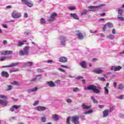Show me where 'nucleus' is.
Returning a JSON list of instances; mask_svg holds the SVG:
<instances>
[{"mask_svg": "<svg viewBox=\"0 0 124 124\" xmlns=\"http://www.w3.org/2000/svg\"><path fill=\"white\" fill-rule=\"evenodd\" d=\"M85 90H88V91H93V93H100L99 90L97 89V87L94 85H90L88 86L87 88L85 89Z\"/></svg>", "mask_w": 124, "mask_h": 124, "instance_id": "nucleus-1", "label": "nucleus"}, {"mask_svg": "<svg viewBox=\"0 0 124 124\" xmlns=\"http://www.w3.org/2000/svg\"><path fill=\"white\" fill-rule=\"evenodd\" d=\"M30 51V46H25L23 50H20L19 54V56H25L26 55L27 56L29 55V52Z\"/></svg>", "mask_w": 124, "mask_h": 124, "instance_id": "nucleus-2", "label": "nucleus"}, {"mask_svg": "<svg viewBox=\"0 0 124 124\" xmlns=\"http://www.w3.org/2000/svg\"><path fill=\"white\" fill-rule=\"evenodd\" d=\"M12 17L14 19L20 18L22 16L20 13H18L15 11H13L11 14Z\"/></svg>", "mask_w": 124, "mask_h": 124, "instance_id": "nucleus-3", "label": "nucleus"}, {"mask_svg": "<svg viewBox=\"0 0 124 124\" xmlns=\"http://www.w3.org/2000/svg\"><path fill=\"white\" fill-rule=\"evenodd\" d=\"M79 116L76 115L72 117V122L75 124H80L79 122Z\"/></svg>", "mask_w": 124, "mask_h": 124, "instance_id": "nucleus-4", "label": "nucleus"}, {"mask_svg": "<svg viewBox=\"0 0 124 124\" xmlns=\"http://www.w3.org/2000/svg\"><path fill=\"white\" fill-rule=\"evenodd\" d=\"M105 4H102L99 6H90L89 7V9H92L93 11H95V10H98L101 6H105Z\"/></svg>", "mask_w": 124, "mask_h": 124, "instance_id": "nucleus-5", "label": "nucleus"}, {"mask_svg": "<svg viewBox=\"0 0 124 124\" xmlns=\"http://www.w3.org/2000/svg\"><path fill=\"white\" fill-rule=\"evenodd\" d=\"M21 1L29 7H32V6L33 5L31 1L29 0H21Z\"/></svg>", "mask_w": 124, "mask_h": 124, "instance_id": "nucleus-6", "label": "nucleus"}, {"mask_svg": "<svg viewBox=\"0 0 124 124\" xmlns=\"http://www.w3.org/2000/svg\"><path fill=\"white\" fill-rule=\"evenodd\" d=\"M58 16V14L56 13H53L50 16V18L48 20V22L49 23H51V22H53V21H55L56 20V17Z\"/></svg>", "mask_w": 124, "mask_h": 124, "instance_id": "nucleus-7", "label": "nucleus"}, {"mask_svg": "<svg viewBox=\"0 0 124 124\" xmlns=\"http://www.w3.org/2000/svg\"><path fill=\"white\" fill-rule=\"evenodd\" d=\"M13 51L12 50H4L1 52V55L6 56L7 55H12Z\"/></svg>", "mask_w": 124, "mask_h": 124, "instance_id": "nucleus-8", "label": "nucleus"}, {"mask_svg": "<svg viewBox=\"0 0 124 124\" xmlns=\"http://www.w3.org/2000/svg\"><path fill=\"white\" fill-rule=\"evenodd\" d=\"M107 27H108V28H113V24H112L111 22H108L106 23L103 27V31H105Z\"/></svg>", "mask_w": 124, "mask_h": 124, "instance_id": "nucleus-9", "label": "nucleus"}, {"mask_svg": "<svg viewBox=\"0 0 124 124\" xmlns=\"http://www.w3.org/2000/svg\"><path fill=\"white\" fill-rule=\"evenodd\" d=\"M36 109H37V111H45V110H46V107H45L39 106L36 107Z\"/></svg>", "mask_w": 124, "mask_h": 124, "instance_id": "nucleus-10", "label": "nucleus"}, {"mask_svg": "<svg viewBox=\"0 0 124 124\" xmlns=\"http://www.w3.org/2000/svg\"><path fill=\"white\" fill-rule=\"evenodd\" d=\"M123 67L121 66H118V67H112L111 70H114V71H119Z\"/></svg>", "mask_w": 124, "mask_h": 124, "instance_id": "nucleus-11", "label": "nucleus"}, {"mask_svg": "<svg viewBox=\"0 0 124 124\" xmlns=\"http://www.w3.org/2000/svg\"><path fill=\"white\" fill-rule=\"evenodd\" d=\"M1 75L2 77L8 78L9 77V74L6 71H3L1 73Z\"/></svg>", "mask_w": 124, "mask_h": 124, "instance_id": "nucleus-12", "label": "nucleus"}, {"mask_svg": "<svg viewBox=\"0 0 124 124\" xmlns=\"http://www.w3.org/2000/svg\"><path fill=\"white\" fill-rule=\"evenodd\" d=\"M59 62H67V58L65 57H62L59 58Z\"/></svg>", "mask_w": 124, "mask_h": 124, "instance_id": "nucleus-13", "label": "nucleus"}, {"mask_svg": "<svg viewBox=\"0 0 124 124\" xmlns=\"http://www.w3.org/2000/svg\"><path fill=\"white\" fill-rule=\"evenodd\" d=\"M93 72L96 73V74H101V73H103V70L97 69H95L93 71Z\"/></svg>", "mask_w": 124, "mask_h": 124, "instance_id": "nucleus-14", "label": "nucleus"}, {"mask_svg": "<svg viewBox=\"0 0 124 124\" xmlns=\"http://www.w3.org/2000/svg\"><path fill=\"white\" fill-rule=\"evenodd\" d=\"M11 59H12V56H7L0 58V61L1 62H3V61H5V60H10Z\"/></svg>", "mask_w": 124, "mask_h": 124, "instance_id": "nucleus-15", "label": "nucleus"}, {"mask_svg": "<svg viewBox=\"0 0 124 124\" xmlns=\"http://www.w3.org/2000/svg\"><path fill=\"white\" fill-rule=\"evenodd\" d=\"M47 84L48 85L49 87L53 88L54 87H56V84L52 81H48Z\"/></svg>", "mask_w": 124, "mask_h": 124, "instance_id": "nucleus-16", "label": "nucleus"}, {"mask_svg": "<svg viewBox=\"0 0 124 124\" xmlns=\"http://www.w3.org/2000/svg\"><path fill=\"white\" fill-rule=\"evenodd\" d=\"M8 102L6 100H3L0 99V104L3 105L4 106H6L7 105Z\"/></svg>", "mask_w": 124, "mask_h": 124, "instance_id": "nucleus-17", "label": "nucleus"}, {"mask_svg": "<svg viewBox=\"0 0 124 124\" xmlns=\"http://www.w3.org/2000/svg\"><path fill=\"white\" fill-rule=\"evenodd\" d=\"M103 117L104 118H106V117H108L109 114V110L108 109H106L103 112Z\"/></svg>", "mask_w": 124, "mask_h": 124, "instance_id": "nucleus-18", "label": "nucleus"}, {"mask_svg": "<svg viewBox=\"0 0 124 124\" xmlns=\"http://www.w3.org/2000/svg\"><path fill=\"white\" fill-rule=\"evenodd\" d=\"M78 39L82 40L84 38V35L81 32H78L77 34Z\"/></svg>", "mask_w": 124, "mask_h": 124, "instance_id": "nucleus-19", "label": "nucleus"}, {"mask_svg": "<svg viewBox=\"0 0 124 124\" xmlns=\"http://www.w3.org/2000/svg\"><path fill=\"white\" fill-rule=\"evenodd\" d=\"M70 16L71 17H72V18L76 19V20H79V17H78V16H77L76 14H71Z\"/></svg>", "mask_w": 124, "mask_h": 124, "instance_id": "nucleus-20", "label": "nucleus"}, {"mask_svg": "<svg viewBox=\"0 0 124 124\" xmlns=\"http://www.w3.org/2000/svg\"><path fill=\"white\" fill-rule=\"evenodd\" d=\"M18 63H12L11 64L9 65L3 66V67H13V66H16L17 65Z\"/></svg>", "mask_w": 124, "mask_h": 124, "instance_id": "nucleus-21", "label": "nucleus"}, {"mask_svg": "<svg viewBox=\"0 0 124 124\" xmlns=\"http://www.w3.org/2000/svg\"><path fill=\"white\" fill-rule=\"evenodd\" d=\"M82 107L83 109H85V110H89V109L91 108V106H86L85 104H82Z\"/></svg>", "mask_w": 124, "mask_h": 124, "instance_id": "nucleus-22", "label": "nucleus"}, {"mask_svg": "<svg viewBox=\"0 0 124 124\" xmlns=\"http://www.w3.org/2000/svg\"><path fill=\"white\" fill-rule=\"evenodd\" d=\"M80 65L81 67H82L83 68H87V63H86V62L85 61L81 62Z\"/></svg>", "mask_w": 124, "mask_h": 124, "instance_id": "nucleus-23", "label": "nucleus"}, {"mask_svg": "<svg viewBox=\"0 0 124 124\" xmlns=\"http://www.w3.org/2000/svg\"><path fill=\"white\" fill-rule=\"evenodd\" d=\"M11 85H13L14 86H19L20 84H19V82L16 80H14L13 82L11 83Z\"/></svg>", "mask_w": 124, "mask_h": 124, "instance_id": "nucleus-24", "label": "nucleus"}, {"mask_svg": "<svg viewBox=\"0 0 124 124\" xmlns=\"http://www.w3.org/2000/svg\"><path fill=\"white\" fill-rule=\"evenodd\" d=\"M52 118L56 121H58V120H59V115L57 114H54L52 115Z\"/></svg>", "mask_w": 124, "mask_h": 124, "instance_id": "nucleus-25", "label": "nucleus"}, {"mask_svg": "<svg viewBox=\"0 0 124 124\" xmlns=\"http://www.w3.org/2000/svg\"><path fill=\"white\" fill-rule=\"evenodd\" d=\"M40 22H41V25H44L46 23V21L43 18H41Z\"/></svg>", "mask_w": 124, "mask_h": 124, "instance_id": "nucleus-26", "label": "nucleus"}, {"mask_svg": "<svg viewBox=\"0 0 124 124\" xmlns=\"http://www.w3.org/2000/svg\"><path fill=\"white\" fill-rule=\"evenodd\" d=\"M91 99H92L94 103H98V101H97V100L95 99V98L93 96H91Z\"/></svg>", "mask_w": 124, "mask_h": 124, "instance_id": "nucleus-27", "label": "nucleus"}, {"mask_svg": "<svg viewBox=\"0 0 124 124\" xmlns=\"http://www.w3.org/2000/svg\"><path fill=\"white\" fill-rule=\"evenodd\" d=\"M124 12V10L122 9H119L118 10V14L120 15V16H122L123 15V12Z\"/></svg>", "mask_w": 124, "mask_h": 124, "instance_id": "nucleus-28", "label": "nucleus"}, {"mask_svg": "<svg viewBox=\"0 0 124 124\" xmlns=\"http://www.w3.org/2000/svg\"><path fill=\"white\" fill-rule=\"evenodd\" d=\"M107 37L108 38H109V39H114L115 38V36L113 34H109Z\"/></svg>", "mask_w": 124, "mask_h": 124, "instance_id": "nucleus-29", "label": "nucleus"}, {"mask_svg": "<svg viewBox=\"0 0 124 124\" xmlns=\"http://www.w3.org/2000/svg\"><path fill=\"white\" fill-rule=\"evenodd\" d=\"M104 90H105V94H107V95L108 94H109V90H108V88H107V87H105Z\"/></svg>", "mask_w": 124, "mask_h": 124, "instance_id": "nucleus-30", "label": "nucleus"}, {"mask_svg": "<svg viewBox=\"0 0 124 124\" xmlns=\"http://www.w3.org/2000/svg\"><path fill=\"white\" fill-rule=\"evenodd\" d=\"M40 76H41V75H37L36 77L34 78H33L31 80V82H34V81H35V80H36V79H37V77H39Z\"/></svg>", "mask_w": 124, "mask_h": 124, "instance_id": "nucleus-31", "label": "nucleus"}, {"mask_svg": "<svg viewBox=\"0 0 124 124\" xmlns=\"http://www.w3.org/2000/svg\"><path fill=\"white\" fill-rule=\"evenodd\" d=\"M0 98H3L4 99H7V96L4 95H0Z\"/></svg>", "mask_w": 124, "mask_h": 124, "instance_id": "nucleus-32", "label": "nucleus"}, {"mask_svg": "<svg viewBox=\"0 0 124 124\" xmlns=\"http://www.w3.org/2000/svg\"><path fill=\"white\" fill-rule=\"evenodd\" d=\"M118 89L119 90H123V89H124V85H123V84H120L119 86H118Z\"/></svg>", "mask_w": 124, "mask_h": 124, "instance_id": "nucleus-33", "label": "nucleus"}, {"mask_svg": "<svg viewBox=\"0 0 124 124\" xmlns=\"http://www.w3.org/2000/svg\"><path fill=\"white\" fill-rule=\"evenodd\" d=\"M87 13H88V11H87L86 10H84L83 11V13H81V14H80V15H85V14H87Z\"/></svg>", "mask_w": 124, "mask_h": 124, "instance_id": "nucleus-34", "label": "nucleus"}, {"mask_svg": "<svg viewBox=\"0 0 124 124\" xmlns=\"http://www.w3.org/2000/svg\"><path fill=\"white\" fill-rule=\"evenodd\" d=\"M13 106L16 109H17L20 108V107H21V106H17V105H14Z\"/></svg>", "mask_w": 124, "mask_h": 124, "instance_id": "nucleus-35", "label": "nucleus"}, {"mask_svg": "<svg viewBox=\"0 0 124 124\" xmlns=\"http://www.w3.org/2000/svg\"><path fill=\"white\" fill-rule=\"evenodd\" d=\"M93 112V110H90L88 111H86L84 113V114H92V113Z\"/></svg>", "mask_w": 124, "mask_h": 124, "instance_id": "nucleus-36", "label": "nucleus"}, {"mask_svg": "<svg viewBox=\"0 0 124 124\" xmlns=\"http://www.w3.org/2000/svg\"><path fill=\"white\" fill-rule=\"evenodd\" d=\"M13 87L12 85H8V89L7 91H11Z\"/></svg>", "mask_w": 124, "mask_h": 124, "instance_id": "nucleus-37", "label": "nucleus"}, {"mask_svg": "<svg viewBox=\"0 0 124 124\" xmlns=\"http://www.w3.org/2000/svg\"><path fill=\"white\" fill-rule=\"evenodd\" d=\"M41 121L43 123H45V122H46V118L44 117H42Z\"/></svg>", "mask_w": 124, "mask_h": 124, "instance_id": "nucleus-38", "label": "nucleus"}, {"mask_svg": "<svg viewBox=\"0 0 124 124\" xmlns=\"http://www.w3.org/2000/svg\"><path fill=\"white\" fill-rule=\"evenodd\" d=\"M66 124H70V118L69 117L67 118Z\"/></svg>", "mask_w": 124, "mask_h": 124, "instance_id": "nucleus-39", "label": "nucleus"}, {"mask_svg": "<svg viewBox=\"0 0 124 124\" xmlns=\"http://www.w3.org/2000/svg\"><path fill=\"white\" fill-rule=\"evenodd\" d=\"M38 103H39V102L38 101H36L33 103V106H36V105H38Z\"/></svg>", "mask_w": 124, "mask_h": 124, "instance_id": "nucleus-40", "label": "nucleus"}, {"mask_svg": "<svg viewBox=\"0 0 124 124\" xmlns=\"http://www.w3.org/2000/svg\"><path fill=\"white\" fill-rule=\"evenodd\" d=\"M98 80L100 81H105V78H99Z\"/></svg>", "mask_w": 124, "mask_h": 124, "instance_id": "nucleus-41", "label": "nucleus"}, {"mask_svg": "<svg viewBox=\"0 0 124 124\" xmlns=\"http://www.w3.org/2000/svg\"><path fill=\"white\" fill-rule=\"evenodd\" d=\"M117 19H119L120 21H124V18L122 17H117Z\"/></svg>", "mask_w": 124, "mask_h": 124, "instance_id": "nucleus-42", "label": "nucleus"}, {"mask_svg": "<svg viewBox=\"0 0 124 124\" xmlns=\"http://www.w3.org/2000/svg\"><path fill=\"white\" fill-rule=\"evenodd\" d=\"M37 90H38V89L37 88V87H35L34 88H33V89H32V92L33 93V92H36V91H37Z\"/></svg>", "mask_w": 124, "mask_h": 124, "instance_id": "nucleus-43", "label": "nucleus"}, {"mask_svg": "<svg viewBox=\"0 0 124 124\" xmlns=\"http://www.w3.org/2000/svg\"><path fill=\"white\" fill-rule=\"evenodd\" d=\"M22 44H22V42L19 41V42H18V44H17V46H22V45H23Z\"/></svg>", "mask_w": 124, "mask_h": 124, "instance_id": "nucleus-44", "label": "nucleus"}, {"mask_svg": "<svg viewBox=\"0 0 124 124\" xmlns=\"http://www.w3.org/2000/svg\"><path fill=\"white\" fill-rule=\"evenodd\" d=\"M75 7H69V10H74L75 9Z\"/></svg>", "mask_w": 124, "mask_h": 124, "instance_id": "nucleus-45", "label": "nucleus"}, {"mask_svg": "<svg viewBox=\"0 0 124 124\" xmlns=\"http://www.w3.org/2000/svg\"><path fill=\"white\" fill-rule=\"evenodd\" d=\"M77 79L78 80H79V79H84V77L78 76V77H77Z\"/></svg>", "mask_w": 124, "mask_h": 124, "instance_id": "nucleus-46", "label": "nucleus"}, {"mask_svg": "<svg viewBox=\"0 0 124 124\" xmlns=\"http://www.w3.org/2000/svg\"><path fill=\"white\" fill-rule=\"evenodd\" d=\"M10 110H11V112H14L15 108H14V107H13V106L12 107Z\"/></svg>", "mask_w": 124, "mask_h": 124, "instance_id": "nucleus-47", "label": "nucleus"}, {"mask_svg": "<svg viewBox=\"0 0 124 124\" xmlns=\"http://www.w3.org/2000/svg\"><path fill=\"white\" fill-rule=\"evenodd\" d=\"M79 91V89L78 88H74V89H73V91L74 92H77Z\"/></svg>", "mask_w": 124, "mask_h": 124, "instance_id": "nucleus-48", "label": "nucleus"}, {"mask_svg": "<svg viewBox=\"0 0 124 124\" xmlns=\"http://www.w3.org/2000/svg\"><path fill=\"white\" fill-rule=\"evenodd\" d=\"M27 63L28 64H29L30 65V66H31V65H32V62H27Z\"/></svg>", "mask_w": 124, "mask_h": 124, "instance_id": "nucleus-49", "label": "nucleus"}, {"mask_svg": "<svg viewBox=\"0 0 124 124\" xmlns=\"http://www.w3.org/2000/svg\"><path fill=\"white\" fill-rule=\"evenodd\" d=\"M17 71H19L18 69L12 70L11 71V73H12V72H17Z\"/></svg>", "mask_w": 124, "mask_h": 124, "instance_id": "nucleus-50", "label": "nucleus"}, {"mask_svg": "<svg viewBox=\"0 0 124 124\" xmlns=\"http://www.w3.org/2000/svg\"><path fill=\"white\" fill-rule=\"evenodd\" d=\"M66 101L68 103H71V102H72V100H71L70 99H68L66 100Z\"/></svg>", "mask_w": 124, "mask_h": 124, "instance_id": "nucleus-51", "label": "nucleus"}, {"mask_svg": "<svg viewBox=\"0 0 124 124\" xmlns=\"http://www.w3.org/2000/svg\"><path fill=\"white\" fill-rule=\"evenodd\" d=\"M28 93H31L32 92V89H29L27 91Z\"/></svg>", "mask_w": 124, "mask_h": 124, "instance_id": "nucleus-52", "label": "nucleus"}, {"mask_svg": "<svg viewBox=\"0 0 124 124\" xmlns=\"http://www.w3.org/2000/svg\"><path fill=\"white\" fill-rule=\"evenodd\" d=\"M112 33L113 34H115L116 33V30H115V29H113L112 30Z\"/></svg>", "mask_w": 124, "mask_h": 124, "instance_id": "nucleus-53", "label": "nucleus"}, {"mask_svg": "<svg viewBox=\"0 0 124 124\" xmlns=\"http://www.w3.org/2000/svg\"><path fill=\"white\" fill-rule=\"evenodd\" d=\"M61 67H62V68L64 67V68H68V66H65V65H62Z\"/></svg>", "mask_w": 124, "mask_h": 124, "instance_id": "nucleus-54", "label": "nucleus"}, {"mask_svg": "<svg viewBox=\"0 0 124 124\" xmlns=\"http://www.w3.org/2000/svg\"><path fill=\"white\" fill-rule=\"evenodd\" d=\"M118 98L119 99H123L124 98V96L123 95L119 96Z\"/></svg>", "mask_w": 124, "mask_h": 124, "instance_id": "nucleus-55", "label": "nucleus"}, {"mask_svg": "<svg viewBox=\"0 0 124 124\" xmlns=\"http://www.w3.org/2000/svg\"><path fill=\"white\" fill-rule=\"evenodd\" d=\"M113 86H114V88H116L117 87V82H114L113 83Z\"/></svg>", "mask_w": 124, "mask_h": 124, "instance_id": "nucleus-56", "label": "nucleus"}, {"mask_svg": "<svg viewBox=\"0 0 124 124\" xmlns=\"http://www.w3.org/2000/svg\"><path fill=\"white\" fill-rule=\"evenodd\" d=\"M24 42H27V40H24L22 41V45H24L25 44Z\"/></svg>", "mask_w": 124, "mask_h": 124, "instance_id": "nucleus-57", "label": "nucleus"}, {"mask_svg": "<svg viewBox=\"0 0 124 124\" xmlns=\"http://www.w3.org/2000/svg\"><path fill=\"white\" fill-rule=\"evenodd\" d=\"M59 70L60 71H62V72H65V70L63 69H62V68H59Z\"/></svg>", "mask_w": 124, "mask_h": 124, "instance_id": "nucleus-58", "label": "nucleus"}, {"mask_svg": "<svg viewBox=\"0 0 124 124\" xmlns=\"http://www.w3.org/2000/svg\"><path fill=\"white\" fill-rule=\"evenodd\" d=\"M3 44L5 45V44H7V41L6 40H4L3 41Z\"/></svg>", "mask_w": 124, "mask_h": 124, "instance_id": "nucleus-59", "label": "nucleus"}, {"mask_svg": "<svg viewBox=\"0 0 124 124\" xmlns=\"http://www.w3.org/2000/svg\"><path fill=\"white\" fill-rule=\"evenodd\" d=\"M24 17H25V18H28V14L25 13V14H24Z\"/></svg>", "mask_w": 124, "mask_h": 124, "instance_id": "nucleus-60", "label": "nucleus"}, {"mask_svg": "<svg viewBox=\"0 0 124 124\" xmlns=\"http://www.w3.org/2000/svg\"><path fill=\"white\" fill-rule=\"evenodd\" d=\"M3 27L4 28V29H7V26L6 25H3Z\"/></svg>", "mask_w": 124, "mask_h": 124, "instance_id": "nucleus-61", "label": "nucleus"}, {"mask_svg": "<svg viewBox=\"0 0 124 124\" xmlns=\"http://www.w3.org/2000/svg\"><path fill=\"white\" fill-rule=\"evenodd\" d=\"M109 87V82H108L106 84V87H105V88H108Z\"/></svg>", "mask_w": 124, "mask_h": 124, "instance_id": "nucleus-62", "label": "nucleus"}, {"mask_svg": "<svg viewBox=\"0 0 124 124\" xmlns=\"http://www.w3.org/2000/svg\"><path fill=\"white\" fill-rule=\"evenodd\" d=\"M12 6L10 5H8L6 7V8H7L8 9H9V8H11Z\"/></svg>", "mask_w": 124, "mask_h": 124, "instance_id": "nucleus-63", "label": "nucleus"}, {"mask_svg": "<svg viewBox=\"0 0 124 124\" xmlns=\"http://www.w3.org/2000/svg\"><path fill=\"white\" fill-rule=\"evenodd\" d=\"M105 15V13H103L100 15V16H104Z\"/></svg>", "mask_w": 124, "mask_h": 124, "instance_id": "nucleus-64", "label": "nucleus"}]
</instances>
